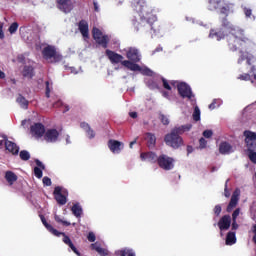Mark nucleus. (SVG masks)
Masks as SVG:
<instances>
[{
	"label": "nucleus",
	"instance_id": "obj_26",
	"mask_svg": "<svg viewBox=\"0 0 256 256\" xmlns=\"http://www.w3.org/2000/svg\"><path fill=\"white\" fill-rule=\"evenodd\" d=\"M91 247H92V249L97 251V253H99V255H101V256L109 255V252L107 251V249L101 248V244H99V242L91 244Z\"/></svg>",
	"mask_w": 256,
	"mask_h": 256
},
{
	"label": "nucleus",
	"instance_id": "obj_62",
	"mask_svg": "<svg viewBox=\"0 0 256 256\" xmlns=\"http://www.w3.org/2000/svg\"><path fill=\"white\" fill-rule=\"evenodd\" d=\"M6 75L5 72L0 70V79H5Z\"/></svg>",
	"mask_w": 256,
	"mask_h": 256
},
{
	"label": "nucleus",
	"instance_id": "obj_51",
	"mask_svg": "<svg viewBox=\"0 0 256 256\" xmlns=\"http://www.w3.org/2000/svg\"><path fill=\"white\" fill-rule=\"evenodd\" d=\"M95 239H96L95 233L89 232V234H88V241H90V243H95Z\"/></svg>",
	"mask_w": 256,
	"mask_h": 256
},
{
	"label": "nucleus",
	"instance_id": "obj_13",
	"mask_svg": "<svg viewBox=\"0 0 256 256\" xmlns=\"http://www.w3.org/2000/svg\"><path fill=\"white\" fill-rule=\"evenodd\" d=\"M45 141H47V143H55V141H57V139H59V131H57V129H48L45 132V136H44Z\"/></svg>",
	"mask_w": 256,
	"mask_h": 256
},
{
	"label": "nucleus",
	"instance_id": "obj_56",
	"mask_svg": "<svg viewBox=\"0 0 256 256\" xmlns=\"http://www.w3.org/2000/svg\"><path fill=\"white\" fill-rule=\"evenodd\" d=\"M36 165L38 167V169H45V165H43V162L36 160Z\"/></svg>",
	"mask_w": 256,
	"mask_h": 256
},
{
	"label": "nucleus",
	"instance_id": "obj_7",
	"mask_svg": "<svg viewBox=\"0 0 256 256\" xmlns=\"http://www.w3.org/2000/svg\"><path fill=\"white\" fill-rule=\"evenodd\" d=\"M158 165L164 171H171L175 167V159L168 155L162 154L158 157Z\"/></svg>",
	"mask_w": 256,
	"mask_h": 256
},
{
	"label": "nucleus",
	"instance_id": "obj_35",
	"mask_svg": "<svg viewBox=\"0 0 256 256\" xmlns=\"http://www.w3.org/2000/svg\"><path fill=\"white\" fill-rule=\"evenodd\" d=\"M193 121H201V110L199 109V106H195L194 112L192 114Z\"/></svg>",
	"mask_w": 256,
	"mask_h": 256
},
{
	"label": "nucleus",
	"instance_id": "obj_25",
	"mask_svg": "<svg viewBox=\"0 0 256 256\" xmlns=\"http://www.w3.org/2000/svg\"><path fill=\"white\" fill-rule=\"evenodd\" d=\"M60 235H63V243H65L66 245H68L69 247H70V249L76 254V255H81L80 253H79V251H77V248H75V245H73V242H71V239L67 236V235H65V233H63V232H60V234H59V237H60Z\"/></svg>",
	"mask_w": 256,
	"mask_h": 256
},
{
	"label": "nucleus",
	"instance_id": "obj_27",
	"mask_svg": "<svg viewBox=\"0 0 256 256\" xmlns=\"http://www.w3.org/2000/svg\"><path fill=\"white\" fill-rule=\"evenodd\" d=\"M5 179L9 185H13L17 181V174L12 171H7L5 174Z\"/></svg>",
	"mask_w": 256,
	"mask_h": 256
},
{
	"label": "nucleus",
	"instance_id": "obj_24",
	"mask_svg": "<svg viewBox=\"0 0 256 256\" xmlns=\"http://www.w3.org/2000/svg\"><path fill=\"white\" fill-rule=\"evenodd\" d=\"M80 127H81V129H83L86 132V137H88V139L95 138V131H93V129H91L89 124H87L85 122H81Z\"/></svg>",
	"mask_w": 256,
	"mask_h": 256
},
{
	"label": "nucleus",
	"instance_id": "obj_14",
	"mask_svg": "<svg viewBox=\"0 0 256 256\" xmlns=\"http://www.w3.org/2000/svg\"><path fill=\"white\" fill-rule=\"evenodd\" d=\"M58 9L63 11V13H70L73 9V0H57Z\"/></svg>",
	"mask_w": 256,
	"mask_h": 256
},
{
	"label": "nucleus",
	"instance_id": "obj_52",
	"mask_svg": "<svg viewBox=\"0 0 256 256\" xmlns=\"http://www.w3.org/2000/svg\"><path fill=\"white\" fill-rule=\"evenodd\" d=\"M51 84L47 81L46 82V97H49V93H51Z\"/></svg>",
	"mask_w": 256,
	"mask_h": 256
},
{
	"label": "nucleus",
	"instance_id": "obj_39",
	"mask_svg": "<svg viewBox=\"0 0 256 256\" xmlns=\"http://www.w3.org/2000/svg\"><path fill=\"white\" fill-rule=\"evenodd\" d=\"M31 158V155L29 154L28 151H21L20 152V159H22L23 161H29V159Z\"/></svg>",
	"mask_w": 256,
	"mask_h": 256
},
{
	"label": "nucleus",
	"instance_id": "obj_55",
	"mask_svg": "<svg viewBox=\"0 0 256 256\" xmlns=\"http://www.w3.org/2000/svg\"><path fill=\"white\" fill-rule=\"evenodd\" d=\"M93 5H94V11H96L97 13H99L100 8H99V3L97 2V0L93 1Z\"/></svg>",
	"mask_w": 256,
	"mask_h": 256
},
{
	"label": "nucleus",
	"instance_id": "obj_42",
	"mask_svg": "<svg viewBox=\"0 0 256 256\" xmlns=\"http://www.w3.org/2000/svg\"><path fill=\"white\" fill-rule=\"evenodd\" d=\"M92 33H93L94 40L99 39L103 35V33L101 32V30H99V28H93Z\"/></svg>",
	"mask_w": 256,
	"mask_h": 256
},
{
	"label": "nucleus",
	"instance_id": "obj_50",
	"mask_svg": "<svg viewBox=\"0 0 256 256\" xmlns=\"http://www.w3.org/2000/svg\"><path fill=\"white\" fill-rule=\"evenodd\" d=\"M203 137H205L206 139H211V137H213V131L211 130H205L203 132Z\"/></svg>",
	"mask_w": 256,
	"mask_h": 256
},
{
	"label": "nucleus",
	"instance_id": "obj_29",
	"mask_svg": "<svg viewBox=\"0 0 256 256\" xmlns=\"http://www.w3.org/2000/svg\"><path fill=\"white\" fill-rule=\"evenodd\" d=\"M192 127H193V125L186 124V125H182V126L174 128V131H176V133L178 135H181V134H183V133H185L187 131H191Z\"/></svg>",
	"mask_w": 256,
	"mask_h": 256
},
{
	"label": "nucleus",
	"instance_id": "obj_43",
	"mask_svg": "<svg viewBox=\"0 0 256 256\" xmlns=\"http://www.w3.org/2000/svg\"><path fill=\"white\" fill-rule=\"evenodd\" d=\"M17 29H19V24L17 22H14L9 27V33H11V35H13V33H15L17 31Z\"/></svg>",
	"mask_w": 256,
	"mask_h": 256
},
{
	"label": "nucleus",
	"instance_id": "obj_47",
	"mask_svg": "<svg viewBox=\"0 0 256 256\" xmlns=\"http://www.w3.org/2000/svg\"><path fill=\"white\" fill-rule=\"evenodd\" d=\"M249 159L252 163H256V152H253V149L249 150Z\"/></svg>",
	"mask_w": 256,
	"mask_h": 256
},
{
	"label": "nucleus",
	"instance_id": "obj_36",
	"mask_svg": "<svg viewBox=\"0 0 256 256\" xmlns=\"http://www.w3.org/2000/svg\"><path fill=\"white\" fill-rule=\"evenodd\" d=\"M17 103H19V105H20L23 109H27V105H29V102H27V100H26L25 97H23V96H18V98H17Z\"/></svg>",
	"mask_w": 256,
	"mask_h": 256
},
{
	"label": "nucleus",
	"instance_id": "obj_60",
	"mask_svg": "<svg viewBox=\"0 0 256 256\" xmlns=\"http://www.w3.org/2000/svg\"><path fill=\"white\" fill-rule=\"evenodd\" d=\"M253 231H254V237H253V239H254V241H255V243H256V225L253 226Z\"/></svg>",
	"mask_w": 256,
	"mask_h": 256
},
{
	"label": "nucleus",
	"instance_id": "obj_53",
	"mask_svg": "<svg viewBox=\"0 0 256 256\" xmlns=\"http://www.w3.org/2000/svg\"><path fill=\"white\" fill-rule=\"evenodd\" d=\"M43 183L46 185V187H50L51 179L49 177H44L43 178Z\"/></svg>",
	"mask_w": 256,
	"mask_h": 256
},
{
	"label": "nucleus",
	"instance_id": "obj_31",
	"mask_svg": "<svg viewBox=\"0 0 256 256\" xmlns=\"http://www.w3.org/2000/svg\"><path fill=\"white\" fill-rule=\"evenodd\" d=\"M71 211L76 217H81V215H83V208H81V205H79V203L74 204L71 208Z\"/></svg>",
	"mask_w": 256,
	"mask_h": 256
},
{
	"label": "nucleus",
	"instance_id": "obj_48",
	"mask_svg": "<svg viewBox=\"0 0 256 256\" xmlns=\"http://www.w3.org/2000/svg\"><path fill=\"white\" fill-rule=\"evenodd\" d=\"M241 213V209H236L232 214V221H237V218L239 217Z\"/></svg>",
	"mask_w": 256,
	"mask_h": 256
},
{
	"label": "nucleus",
	"instance_id": "obj_3",
	"mask_svg": "<svg viewBox=\"0 0 256 256\" xmlns=\"http://www.w3.org/2000/svg\"><path fill=\"white\" fill-rule=\"evenodd\" d=\"M134 7L137 13H139L140 15V18H141L140 25L142 27H145V25L147 27H151V24L157 21V16L153 14V9H151V7L147 5L145 0H139Z\"/></svg>",
	"mask_w": 256,
	"mask_h": 256
},
{
	"label": "nucleus",
	"instance_id": "obj_45",
	"mask_svg": "<svg viewBox=\"0 0 256 256\" xmlns=\"http://www.w3.org/2000/svg\"><path fill=\"white\" fill-rule=\"evenodd\" d=\"M147 85L150 89H158L159 88V83H157V81H154V80L148 81Z\"/></svg>",
	"mask_w": 256,
	"mask_h": 256
},
{
	"label": "nucleus",
	"instance_id": "obj_19",
	"mask_svg": "<svg viewBox=\"0 0 256 256\" xmlns=\"http://www.w3.org/2000/svg\"><path fill=\"white\" fill-rule=\"evenodd\" d=\"M250 71V74H241L238 76V79H240V81H251V83H256L255 67L252 66Z\"/></svg>",
	"mask_w": 256,
	"mask_h": 256
},
{
	"label": "nucleus",
	"instance_id": "obj_58",
	"mask_svg": "<svg viewBox=\"0 0 256 256\" xmlns=\"http://www.w3.org/2000/svg\"><path fill=\"white\" fill-rule=\"evenodd\" d=\"M129 115L132 119H137V112H130Z\"/></svg>",
	"mask_w": 256,
	"mask_h": 256
},
{
	"label": "nucleus",
	"instance_id": "obj_59",
	"mask_svg": "<svg viewBox=\"0 0 256 256\" xmlns=\"http://www.w3.org/2000/svg\"><path fill=\"white\" fill-rule=\"evenodd\" d=\"M5 37V34L3 33V28L0 27V39H3Z\"/></svg>",
	"mask_w": 256,
	"mask_h": 256
},
{
	"label": "nucleus",
	"instance_id": "obj_32",
	"mask_svg": "<svg viewBox=\"0 0 256 256\" xmlns=\"http://www.w3.org/2000/svg\"><path fill=\"white\" fill-rule=\"evenodd\" d=\"M237 243V237L234 232H229L226 236V245H235Z\"/></svg>",
	"mask_w": 256,
	"mask_h": 256
},
{
	"label": "nucleus",
	"instance_id": "obj_18",
	"mask_svg": "<svg viewBox=\"0 0 256 256\" xmlns=\"http://www.w3.org/2000/svg\"><path fill=\"white\" fill-rule=\"evenodd\" d=\"M141 161H148V163H156L158 162L159 157L154 152H142L140 154Z\"/></svg>",
	"mask_w": 256,
	"mask_h": 256
},
{
	"label": "nucleus",
	"instance_id": "obj_46",
	"mask_svg": "<svg viewBox=\"0 0 256 256\" xmlns=\"http://www.w3.org/2000/svg\"><path fill=\"white\" fill-rule=\"evenodd\" d=\"M160 121L163 125H169V116L160 114Z\"/></svg>",
	"mask_w": 256,
	"mask_h": 256
},
{
	"label": "nucleus",
	"instance_id": "obj_38",
	"mask_svg": "<svg viewBox=\"0 0 256 256\" xmlns=\"http://www.w3.org/2000/svg\"><path fill=\"white\" fill-rule=\"evenodd\" d=\"M244 14H245L246 19H251V21H255V16H253L251 9L244 8Z\"/></svg>",
	"mask_w": 256,
	"mask_h": 256
},
{
	"label": "nucleus",
	"instance_id": "obj_34",
	"mask_svg": "<svg viewBox=\"0 0 256 256\" xmlns=\"http://www.w3.org/2000/svg\"><path fill=\"white\" fill-rule=\"evenodd\" d=\"M209 38L216 39V41H221V39H223V35H221V32H217L214 29H212L210 31Z\"/></svg>",
	"mask_w": 256,
	"mask_h": 256
},
{
	"label": "nucleus",
	"instance_id": "obj_15",
	"mask_svg": "<svg viewBox=\"0 0 256 256\" xmlns=\"http://www.w3.org/2000/svg\"><path fill=\"white\" fill-rule=\"evenodd\" d=\"M239 195H241V191L239 189H236L233 192L230 203L227 207L228 213H231V211H233V209H235V207H237V203H239Z\"/></svg>",
	"mask_w": 256,
	"mask_h": 256
},
{
	"label": "nucleus",
	"instance_id": "obj_1",
	"mask_svg": "<svg viewBox=\"0 0 256 256\" xmlns=\"http://www.w3.org/2000/svg\"><path fill=\"white\" fill-rule=\"evenodd\" d=\"M222 31L223 33H229L227 37L231 51H237V49H240V58L238 59V63L241 65V63L245 61L246 65H251V63L255 61V58L248 52L243 51V49H247L249 45H251V40L243 35V30L227 22L224 23Z\"/></svg>",
	"mask_w": 256,
	"mask_h": 256
},
{
	"label": "nucleus",
	"instance_id": "obj_12",
	"mask_svg": "<svg viewBox=\"0 0 256 256\" xmlns=\"http://www.w3.org/2000/svg\"><path fill=\"white\" fill-rule=\"evenodd\" d=\"M126 57L129 59L127 61H130V63H134L135 65L141 61V54H139V50L135 48H129L126 52Z\"/></svg>",
	"mask_w": 256,
	"mask_h": 256
},
{
	"label": "nucleus",
	"instance_id": "obj_61",
	"mask_svg": "<svg viewBox=\"0 0 256 256\" xmlns=\"http://www.w3.org/2000/svg\"><path fill=\"white\" fill-rule=\"evenodd\" d=\"M192 151H193V147H192V146H188V147H187V153H188V155L191 154Z\"/></svg>",
	"mask_w": 256,
	"mask_h": 256
},
{
	"label": "nucleus",
	"instance_id": "obj_6",
	"mask_svg": "<svg viewBox=\"0 0 256 256\" xmlns=\"http://www.w3.org/2000/svg\"><path fill=\"white\" fill-rule=\"evenodd\" d=\"M44 59L48 61L49 63H57L63 59V56L59 52H57V49H55L54 46H46L44 47L42 51Z\"/></svg>",
	"mask_w": 256,
	"mask_h": 256
},
{
	"label": "nucleus",
	"instance_id": "obj_17",
	"mask_svg": "<svg viewBox=\"0 0 256 256\" xmlns=\"http://www.w3.org/2000/svg\"><path fill=\"white\" fill-rule=\"evenodd\" d=\"M218 227L220 231H227L231 227V216H223L218 222Z\"/></svg>",
	"mask_w": 256,
	"mask_h": 256
},
{
	"label": "nucleus",
	"instance_id": "obj_21",
	"mask_svg": "<svg viewBox=\"0 0 256 256\" xmlns=\"http://www.w3.org/2000/svg\"><path fill=\"white\" fill-rule=\"evenodd\" d=\"M79 31L84 37V39H89V24L87 23V21L85 20L80 21Z\"/></svg>",
	"mask_w": 256,
	"mask_h": 256
},
{
	"label": "nucleus",
	"instance_id": "obj_37",
	"mask_svg": "<svg viewBox=\"0 0 256 256\" xmlns=\"http://www.w3.org/2000/svg\"><path fill=\"white\" fill-rule=\"evenodd\" d=\"M54 219L57 223H62V225H64L65 227H69V225H71V222H68L67 220H64L63 218H61V216L59 215H55Z\"/></svg>",
	"mask_w": 256,
	"mask_h": 256
},
{
	"label": "nucleus",
	"instance_id": "obj_63",
	"mask_svg": "<svg viewBox=\"0 0 256 256\" xmlns=\"http://www.w3.org/2000/svg\"><path fill=\"white\" fill-rule=\"evenodd\" d=\"M224 195H225V197H230V193H229V191H227V188H225V191H224Z\"/></svg>",
	"mask_w": 256,
	"mask_h": 256
},
{
	"label": "nucleus",
	"instance_id": "obj_5",
	"mask_svg": "<svg viewBox=\"0 0 256 256\" xmlns=\"http://www.w3.org/2000/svg\"><path fill=\"white\" fill-rule=\"evenodd\" d=\"M164 141L166 145H168V147H172V149H179V147H183V138H181L174 129L165 136Z\"/></svg>",
	"mask_w": 256,
	"mask_h": 256
},
{
	"label": "nucleus",
	"instance_id": "obj_49",
	"mask_svg": "<svg viewBox=\"0 0 256 256\" xmlns=\"http://www.w3.org/2000/svg\"><path fill=\"white\" fill-rule=\"evenodd\" d=\"M199 147L200 149H205V147H207V140H205V138H200Z\"/></svg>",
	"mask_w": 256,
	"mask_h": 256
},
{
	"label": "nucleus",
	"instance_id": "obj_9",
	"mask_svg": "<svg viewBox=\"0 0 256 256\" xmlns=\"http://www.w3.org/2000/svg\"><path fill=\"white\" fill-rule=\"evenodd\" d=\"M67 195H69V193L67 192V189L61 186H57L54 189V197L57 203H59V205H65V203H67Z\"/></svg>",
	"mask_w": 256,
	"mask_h": 256
},
{
	"label": "nucleus",
	"instance_id": "obj_8",
	"mask_svg": "<svg viewBox=\"0 0 256 256\" xmlns=\"http://www.w3.org/2000/svg\"><path fill=\"white\" fill-rule=\"evenodd\" d=\"M209 3H210L209 9L211 11H213L214 9H219L220 13H222L223 15H228L229 11L233 9L232 5L223 6V1L221 0H209Z\"/></svg>",
	"mask_w": 256,
	"mask_h": 256
},
{
	"label": "nucleus",
	"instance_id": "obj_57",
	"mask_svg": "<svg viewBox=\"0 0 256 256\" xmlns=\"http://www.w3.org/2000/svg\"><path fill=\"white\" fill-rule=\"evenodd\" d=\"M239 228V225L237 224V220H233L232 222V229H238Z\"/></svg>",
	"mask_w": 256,
	"mask_h": 256
},
{
	"label": "nucleus",
	"instance_id": "obj_10",
	"mask_svg": "<svg viewBox=\"0 0 256 256\" xmlns=\"http://www.w3.org/2000/svg\"><path fill=\"white\" fill-rule=\"evenodd\" d=\"M244 137H245V143L247 145L248 150L251 151V149H255V147H256V133L247 130V131L244 132Z\"/></svg>",
	"mask_w": 256,
	"mask_h": 256
},
{
	"label": "nucleus",
	"instance_id": "obj_2",
	"mask_svg": "<svg viewBox=\"0 0 256 256\" xmlns=\"http://www.w3.org/2000/svg\"><path fill=\"white\" fill-rule=\"evenodd\" d=\"M106 55L108 59H110L111 63H121L123 67H126V69H129V71H139L142 75H148V77H153L155 75V72H153L151 69L145 67V66H139V64H135L128 60H123V56L120 54H117L111 50H106Z\"/></svg>",
	"mask_w": 256,
	"mask_h": 256
},
{
	"label": "nucleus",
	"instance_id": "obj_4",
	"mask_svg": "<svg viewBox=\"0 0 256 256\" xmlns=\"http://www.w3.org/2000/svg\"><path fill=\"white\" fill-rule=\"evenodd\" d=\"M162 82L163 87L168 91H173V89L177 87L179 95L182 96L183 99H188V101H190L192 105H195V95H193V92L191 91V87H189V85L177 81L167 82V80L165 79H162Z\"/></svg>",
	"mask_w": 256,
	"mask_h": 256
},
{
	"label": "nucleus",
	"instance_id": "obj_11",
	"mask_svg": "<svg viewBox=\"0 0 256 256\" xmlns=\"http://www.w3.org/2000/svg\"><path fill=\"white\" fill-rule=\"evenodd\" d=\"M108 148L114 155H119L125 148V144L123 142H119L117 140H109L108 141Z\"/></svg>",
	"mask_w": 256,
	"mask_h": 256
},
{
	"label": "nucleus",
	"instance_id": "obj_23",
	"mask_svg": "<svg viewBox=\"0 0 256 256\" xmlns=\"http://www.w3.org/2000/svg\"><path fill=\"white\" fill-rule=\"evenodd\" d=\"M5 147L6 151H9V153H12V155H17V153H19V148L17 147V144H15L14 142L5 140Z\"/></svg>",
	"mask_w": 256,
	"mask_h": 256
},
{
	"label": "nucleus",
	"instance_id": "obj_20",
	"mask_svg": "<svg viewBox=\"0 0 256 256\" xmlns=\"http://www.w3.org/2000/svg\"><path fill=\"white\" fill-rule=\"evenodd\" d=\"M219 153L221 155H229V153H233V146L229 142H221L219 144Z\"/></svg>",
	"mask_w": 256,
	"mask_h": 256
},
{
	"label": "nucleus",
	"instance_id": "obj_64",
	"mask_svg": "<svg viewBox=\"0 0 256 256\" xmlns=\"http://www.w3.org/2000/svg\"><path fill=\"white\" fill-rule=\"evenodd\" d=\"M26 123H27V120H23L21 123L22 127H25Z\"/></svg>",
	"mask_w": 256,
	"mask_h": 256
},
{
	"label": "nucleus",
	"instance_id": "obj_54",
	"mask_svg": "<svg viewBox=\"0 0 256 256\" xmlns=\"http://www.w3.org/2000/svg\"><path fill=\"white\" fill-rule=\"evenodd\" d=\"M215 215H221V205H216L214 208Z\"/></svg>",
	"mask_w": 256,
	"mask_h": 256
},
{
	"label": "nucleus",
	"instance_id": "obj_30",
	"mask_svg": "<svg viewBox=\"0 0 256 256\" xmlns=\"http://www.w3.org/2000/svg\"><path fill=\"white\" fill-rule=\"evenodd\" d=\"M22 75L23 77H27L28 79H31V77H33V66L31 65L24 66L22 70Z\"/></svg>",
	"mask_w": 256,
	"mask_h": 256
},
{
	"label": "nucleus",
	"instance_id": "obj_16",
	"mask_svg": "<svg viewBox=\"0 0 256 256\" xmlns=\"http://www.w3.org/2000/svg\"><path fill=\"white\" fill-rule=\"evenodd\" d=\"M31 134L33 137H36V139H39V137L45 135V126H43L41 123L34 124L31 126Z\"/></svg>",
	"mask_w": 256,
	"mask_h": 256
},
{
	"label": "nucleus",
	"instance_id": "obj_44",
	"mask_svg": "<svg viewBox=\"0 0 256 256\" xmlns=\"http://www.w3.org/2000/svg\"><path fill=\"white\" fill-rule=\"evenodd\" d=\"M34 175L35 177H37L38 179H41V177H43V169L39 168V167H35L34 168Z\"/></svg>",
	"mask_w": 256,
	"mask_h": 256
},
{
	"label": "nucleus",
	"instance_id": "obj_28",
	"mask_svg": "<svg viewBox=\"0 0 256 256\" xmlns=\"http://www.w3.org/2000/svg\"><path fill=\"white\" fill-rule=\"evenodd\" d=\"M98 45H101V47H104V49H107V43H109V36L102 34L99 39L95 40Z\"/></svg>",
	"mask_w": 256,
	"mask_h": 256
},
{
	"label": "nucleus",
	"instance_id": "obj_40",
	"mask_svg": "<svg viewBox=\"0 0 256 256\" xmlns=\"http://www.w3.org/2000/svg\"><path fill=\"white\" fill-rule=\"evenodd\" d=\"M223 102L220 99H215L210 105L209 109H216V107H221Z\"/></svg>",
	"mask_w": 256,
	"mask_h": 256
},
{
	"label": "nucleus",
	"instance_id": "obj_22",
	"mask_svg": "<svg viewBox=\"0 0 256 256\" xmlns=\"http://www.w3.org/2000/svg\"><path fill=\"white\" fill-rule=\"evenodd\" d=\"M41 221H42L44 227H46L47 231L52 233V235H55V237H59V235H61V232H59L57 229L53 228V226L51 224L47 223V220L45 219L44 216H41Z\"/></svg>",
	"mask_w": 256,
	"mask_h": 256
},
{
	"label": "nucleus",
	"instance_id": "obj_33",
	"mask_svg": "<svg viewBox=\"0 0 256 256\" xmlns=\"http://www.w3.org/2000/svg\"><path fill=\"white\" fill-rule=\"evenodd\" d=\"M145 139L148 142L149 147H153V145H155V142L157 141V138L155 137V135L151 133H147L145 136Z\"/></svg>",
	"mask_w": 256,
	"mask_h": 256
},
{
	"label": "nucleus",
	"instance_id": "obj_41",
	"mask_svg": "<svg viewBox=\"0 0 256 256\" xmlns=\"http://www.w3.org/2000/svg\"><path fill=\"white\" fill-rule=\"evenodd\" d=\"M121 256H135V252L131 249H124L120 251Z\"/></svg>",
	"mask_w": 256,
	"mask_h": 256
}]
</instances>
